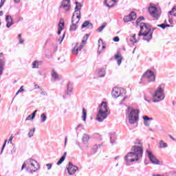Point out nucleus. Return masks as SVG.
Masks as SVG:
<instances>
[{"instance_id": "nucleus-1", "label": "nucleus", "mask_w": 176, "mask_h": 176, "mask_svg": "<svg viewBox=\"0 0 176 176\" xmlns=\"http://www.w3.org/2000/svg\"><path fill=\"white\" fill-rule=\"evenodd\" d=\"M131 150L133 152L128 153L124 157L126 162H131V163H133V162H138V160L142 157V147L134 146L132 147Z\"/></svg>"}, {"instance_id": "nucleus-2", "label": "nucleus", "mask_w": 176, "mask_h": 176, "mask_svg": "<svg viewBox=\"0 0 176 176\" xmlns=\"http://www.w3.org/2000/svg\"><path fill=\"white\" fill-rule=\"evenodd\" d=\"M155 30H156V28H153L152 31H151V25L145 23H141L140 32L138 34V36H143V41L149 42L152 39V35Z\"/></svg>"}, {"instance_id": "nucleus-3", "label": "nucleus", "mask_w": 176, "mask_h": 176, "mask_svg": "<svg viewBox=\"0 0 176 176\" xmlns=\"http://www.w3.org/2000/svg\"><path fill=\"white\" fill-rule=\"evenodd\" d=\"M162 85H160L157 89L154 91L153 94V100L146 98V96H144V100L148 103L151 102H160L166 98V95L164 94V88L162 87Z\"/></svg>"}, {"instance_id": "nucleus-4", "label": "nucleus", "mask_w": 176, "mask_h": 176, "mask_svg": "<svg viewBox=\"0 0 176 176\" xmlns=\"http://www.w3.org/2000/svg\"><path fill=\"white\" fill-rule=\"evenodd\" d=\"M108 115H109V112L108 111V105L106 102H102L99 106V111L96 116V120L100 122H104V120L108 118Z\"/></svg>"}, {"instance_id": "nucleus-5", "label": "nucleus", "mask_w": 176, "mask_h": 176, "mask_svg": "<svg viewBox=\"0 0 176 176\" xmlns=\"http://www.w3.org/2000/svg\"><path fill=\"white\" fill-rule=\"evenodd\" d=\"M126 113L130 124H134L138 122V113H140V111H138V109H135L133 107H129Z\"/></svg>"}, {"instance_id": "nucleus-6", "label": "nucleus", "mask_w": 176, "mask_h": 176, "mask_svg": "<svg viewBox=\"0 0 176 176\" xmlns=\"http://www.w3.org/2000/svg\"><path fill=\"white\" fill-rule=\"evenodd\" d=\"M156 80V77L155 76V73L151 70H147L142 76L141 81L139 82V84L141 83H153Z\"/></svg>"}, {"instance_id": "nucleus-7", "label": "nucleus", "mask_w": 176, "mask_h": 176, "mask_svg": "<svg viewBox=\"0 0 176 176\" xmlns=\"http://www.w3.org/2000/svg\"><path fill=\"white\" fill-rule=\"evenodd\" d=\"M36 164H38V162H36L34 160L28 159L22 165L21 170L26 168L28 170H30V174H32L38 170V168L35 167Z\"/></svg>"}, {"instance_id": "nucleus-8", "label": "nucleus", "mask_w": 176, "mask_h": 176, "mask_svg": "<svg viewBox=\"0 0 176 176\" xmlns=\"http://www.w3.org/2000/svg\"><path fill=\"white\" fill-rule=\"evenodd\" d=\"M148 12L154 20H159V17H160V11H159L157 8L154 6L152 3L148 6Z\"/></svg>"}, {"instance_id": "nucleus-9", "label": "nucleus", "mask_w": 176, "mask_h": 176, "mask_svg": "<svg viewBox=\"0 0 176 176\" xmlns=\"http://www.w3.org/2000/svg\"><path fill=\"white\" fill-rule=\"evenodd\" d=\"M123 94H126V91L123 88H118L114 87L111 91V96L114 98H118V97H120L123 96Z\"/></svg>"}, {"instance_id": "nucleus-10", "label": "nucleus", "mask_w": 176, "mask_h": 176, "mask_svg": "<svg viewBox=\"0 0 176 176\" xmlns=\"http://www.w3.org/2000/svg\"><path fill=\"white\" fill-rule=\"evenodd\" d=\"M89 140H90V135L87 133H84L82 137L83 148L80 147L81 151H87L89 149Z\"/></svg>"}, {"instance_id": "nucleus-11", "label": "nucleus", "mask_w": 176, "mask_h": 176, "mask_svg": "<svg viewBox=\"0 0 176 176\" xmlns=\"http://www.w3.org/2000/svg\"><path fill=\"white\" fill-rule=\"evenodd\" d=\"M59 9H61L65 12H69V10H71V1L63 0L61 5L59 6Z\"/></svg>"}, {"instance_id": "nucleus-12", "label": "nucleus", "mask_w": 176, "mask_h": 176, "mask_svg": "<svg viewBox=\"0 0 176 176\" xmlns=\"http://www.w3.org/2000/svg\"><path fill=\"white\" fill-rule=\"evenodd\" d=\"M67 170L69 175H74L76 173L77 170H78V168L77 166H74L72 163L69 162V166Z\"/></svg>"}, {"instance_id": "nucleus-13", "label": "nucleus", "mask_w": 176, "mask_h": 176, "mask_svg": "<svg viewBox=\"0 0 176 176\" xmlns=\"http://www.w3.org/2000/svg\"><path fill=\"white\" fill-rule=\"evenodd\" d=\"M148 159L153 164H159V160L156 159V157L148 150L146 151Z\"/></svg>"}, {"instance_id": "nucleus-14", "label": "nucleus", "mask_w": 176, "mask_h": 176, "mask_svg": "<svg viewBox=\"0 0 176 176\" xmlns=\"http://www.w3.org/2000/svg\"><path fill=\"white\" fill-rule=\"evenodd\" d=\"M137 19V14L135 12H131L129 15L124 17V23H129V21H131V20H135Z\"/></svg>"}, {"instance_id": "nucleus-15", "label": "nucleus", "mask_w": 176, "mask_h": 176, "mask_svg": "<svg viewBox=\"0 0 176 176\" xmlns=\"http://www.w3.org/2000/svg\"><path fill=\"white\" fill-rule=\"evenodd\" d=\"M78 45H79V43H76V46L72 50V53L73 54H75L76 56H78V54H79V52H80V50L83 49V46H85L82 43H81V45H80L79 47H78Z\"/></svg>"}, {"instance_id": "nucleus-16", "label": "nucleus", "mask_w": 176, "mask_h": 176, "mask_svg": "<svg viewBox=\"0 0 176 176\" xmlns=\"http://www.w3.org/2000/svg\"><path fill=\"white\" fill-rule=\"evenodd\" d=\"M76 14H77L76 16H75V13L73 14V16L72 17V24L78 25V23H79L80 20V12H76Z\"/></svg>"}, {"instance_id": "nucleus-17", "label": "nucleus", "mask_w": 176, "mask_h": 176, "mask_svg": "<svg viewBox=\"0 0 176 176\" xmlns=\"http://www.w3.org/2000/svg\"><path fill=\"white\" fill-rule=\"evenodd\" d=\"M51 80L52 82H57L60 80V76L54 70H52L51 72Z\"/></svg>"}, {"instance_id": "nucleus-18", "label": "nucleus", "mask_w": 176, "mask_h": 176, "mask_svg": "<svg viewBox=\"0 0 176 176\" xmlns=\"http://www.w3.org/2000/svg\"><path fill=\"white\" fill-rule=\"evenodd\" d=\"M6 27L7 28H10L12 25H13V18L10 15H7L6 16Z\"/></svg>"}, {"instance_id": "nucleus-19", "label": "nucleus", "mask_w": 176, "mask_h": 176, "mask_svg": "<svg viewBox=\"0 0 176 176\" xmlns=\"http://www.w3.org/2000/svg\"><path fill=\"white\" fill-rule=\"evenodd\" d=\"M81 28H88L89 30H91L93 28V23H90V21H85L82 23Z\"/></svg>"}, {"instance_id": "nucleus-20", "label": "nucleus", "mask_w": 176, "mask_h": 176, "mask_svg": "<svg viewBox=\"0 0 176 176\" xmlns=\"http://www.w3.org/2000/svg\"><path fill=\"white\" fill-rule=\"evenodd\" d=\"M115 60H116L118 65H120L122 64V60H123V58L122 57V54H120V52H118L115 55Z\"/></svg>"}, {"instance_id": "nucleus-21", "label": "nucleus", "mask_w": 176, "mask_h": 176, "mask_svg": "<svg viewBox=\"0 0 176 176\" xmlns=\"http://www.w3.org/2000/svg\"><path fill=\"white\" fill-rule=\"evenodd\" d=\"M116 140V135H115V132H111L110 133V142L113 145L115 144V141Z\"/></svg>"}, {"instance_id": "nucleus-22", "label": "nucleus", "mask_w": 176, "mask_h": 176, "mask_svg": "<svg viewBox=\"0 0 176 176\" xmlns=\"http://www.w3.org/2000/svg\"><path fill=\"white\" fill-rule=\"evenodd\" d=\"M75 4V13H79V12H80V9H82V5L80 4V3H78V1H76Z\"/></svg>"}, {"instance_id": "nucleus-23", "label": "nucleus", "mask_w": 176, "mask_h": 176, "mask_svg": "<svg viewBox=\"0 0 176 176\" xmlns=\"http://www.w3.org/2000/svg\"><path fill=\"white\" fill-rule=\"evenodd\" d=\"M105 74V69L101 68L98 70V76H99V78H104Z\"/></svg>"}, {"instance_id": "nucleus-24", "label": "nucleus", "mask_w": 176, "mask_h": 176, "mask_svg": "<svg viewBox=\"0 0 176 176\" xmlns=\"http://www.w3.org/2000/svg\"><path fill=\"white\" fill-rule=\"evenodd\" d=\"M5 67V60L0 59V76L3 74V67Z\"/></svg>"}, {"instance_id": "nucleus-25", "label": "nucleus", "mask_w": 176, "mask_h": 176, "mask_svg": "<svg viewBox=\"0 0 176 176\" xmlns=\"http://www.w3.org/2000/svg\"><path fill=\"white\" fill-rule=\"evenodd\" d=\"M168 146V145L167 144V143L164 142V141L163 140H160L159 148H160L161 149H163L164 148H167Z\"/></svg>"}, {"instance_id": "nucleus-26", "label": "nucleus", "mask_w": 176, "mask_h": 176, "mask_svg": "<svg viewBox=\"0 0 176 176\" xmlns=\"http://www.w3.org/2000/svg\"><path fill=\"white\" fill-rule=\"evenodd\" d=\"M41 61L39 60H34L32 63V68L35 69V68H39V64H41Z\"/></svg>"}, {"instance_id": "nucleus-27", "label": "nucleus", "mask_w": 176, "mask_h": 176, "mask_svg": "<svg viewBox=\"0 0 176 176\" xmlns=\"http://www.w3.org/2000/svg\"><path fill=\"white\" fill-rule=\"evenodd\" d=\"M47 120V116L45 113H43L41 115V123H45Z\"/></svg>"}, {"instance_id": "nucleus-28", "label": "nucleus", "mask_w": 176, "mask_h": 176, "mask_svg": "<svg viewBox=\"0 0 176 176\" xmlns=\"http://www.w3.org/2000/svg\"><path fill=\"white\" fill-rule=\"evenodd\" d=\"M87 117V111L85 109H82V118L83 122H85Z\"/></svg>"}, {"instance_id": "nucleus-29", "label": "nucleus", "mask_w": 176, "mask_h": 176, "mask_svg": "<svg viewBox=\"0 0 176 176\" xmlns=\"http://www.w3.org/2000/svg\"><path fill=\"white\" fill-rule=\"evenodd\" d=\"M72 93V85L68 84L67 85V91L66 92V94H67V96H71Z\"/></svg>"}, {"instance_id": "nucleus-30", "label": "nucleus", "mask_w": 176, "mask_h": 176, "mask_svg": "<svg viewBox=\"0 0 176 176\" xmlns=\"http://www.w3.org/2000/svg\"><path fill=\"white\" fill-rule=\"evenodd\" d=\"M112 1L115 2V0H105V4H106V6H107V8H113V4H111V5L109 4L111 3V2H112Z\"/></svg>"}, {"instance_id": "nucleus-31", "label": "nucleus", "mask_w": 176, "mask_h": 176, "mask_svg": "<svg viewBox=\"0 0 176 176\" xmlns=\"http://www.w3.org/2000/svg\"><path fill=\"white\" fill-rule=\"evenodd\" d=\"M78 28V25L76 23H72V25L70 26L69 31H76V29Z\"/></svg>"}, {"instance_id": "nucleus-32", "label": "nucleus", "mask_w": 176, "mask_h": 176, "mask_svg": "<svg viewBox=\"0 0 176 176\" xmlns=\"http://www.w3.org/2000/svg\"><path fill=\"white\" fill-rule=\"evenodd\" d=\"M170 16H175L176 17V7H173L170 11H169Z\"/></svg>"}, {"instance_id": "nucleus-33", "label": "nucleus", "mask_w": 176, "mask_h": 176, "mask_svg": "<svg viewBox=\"0 0 176 176\" xmlns=\"http://www.w3.org/2000/svg\"><path fill=\"white\" fill-rule=\"evenodd\" d=\"M35 133V128H33L31 129L28 133V137L29 138H32V137H34V134Z\"/></svg>"}, {"instance_id": "nucleus-34", "label": "nucleus", "mask_w": 176, "mask_h": 176, "mask_svg": "<svg viewBox=\"0 0 176 176\" xmlns=\"http://www.w3.org/2000/svg\"><path fill=\"white\" fill-rule=\"evenodd\" d=\"M107 27V23H104L100 27H99L97 30L98 32H102V30Z\"/></svg>"}, {"instance_id": "nucleus-35", "label": "nucleus", "mask_w": 176, "mask_h": 176, "mask_svg": "<svg viewBox=\"0 0 176 176\" xmlns=\"http://www.w3.org/2000/svg\"><path fill=\"white\" fill-rule=\"evenodd\" d=\"M87 39H89V34H86L84 36L83 39L82 41V45H86V42H87Z\"/></svg>"}, {"instance_id": "nucleus-36", "label": "nucleus", "mask_w": 176, "mask_h": 176, "mask_svg": "<svg viewBox=\"0 0 176 176\" xmlns=\"http://www.w3.org/2000/svg\"><path fill=\"white\" fill-rule=\"evenodd\" d=\"M157 27L162 28V30H165L166 28V27H171V25H170L168 24L166 25L165 23H162V24L157 25Z\"/></svg>"}, {"instance_id": "nucleus-37", "label": "nucleus", "mask_w": 176, "mask_h": 176, "mask_svg": "<svg viewBox=\"0 0 176 176\" xmlns=\"http://www.w3.org/2000/svg\"><path fill=\"white\" fill-rule=\"evenodd\" d=\"M142 118L145 122H151V120H153V118H149L147 116H144Z\"/></svg>"}, {"instance_id": "nucleus-38", "label": "nucleus", "mask_w": 176, "mask_h": 176, "mask_svg": "<svg viewBox=\"0 0 176 176\" xmlns=\"http://www.w3.org/2000/svg\"><path fill=\"white\" fill-rule=\"evenodd\" d=\"M34 119H35V117L32 114H31L26 118L25 120H34Z\"/></svg>"}, {"instance_id": "nucleus-39", "label": "nucleus", "mask_w": 176, "mask_h": 176, "mask_svg": "<svg viewBox=\"0 0 176 176\" xmlns=\"http://www.w3.org/2000/svg\"><path fill=\"white\" fill-rule=\"evenodd\" d=\"M100 146H101L100 144H95L93 147V151L94 152V153H96V152H97V149H98V148H100Z\"/></svg>"}, {"instance_id": "nucleus-40", "label": "nucleus", "mask_w": 176, "mask_h": 176, "mask_svg": "<svg viewBox=\"0 0 176 176\" xmlns=\"http://www.w3.org/2000/svg\"><path fill=\"white\" fill-rule=\"evenodd\" d=\"M6 142H8V140H6L4 142V144H3V146L1 148V155H2V153H3V150L5 149V147L6 146Z\"/></svg>"}, {"instance_id": "nucleus-41", "label": "nucleus", "mask_w": 176, "mask_h": 176, "mask_svg": "<svg viewBox=\"0 0 176 176\" xmlns=\"http://www.w3.org/2000/svg\"><path fill=\"white\" fill-rule=\"evenodd\" d=\"M131 42H132V43H137V40L135 39V34H133L131 38Z\"/></svg>"}, {"instance_id": "nucleus-42", "label": "nucleus", "mask_w": 176, "mask_h": 176, "mask_svg": "<svg viewBox=\"0 0 176 176\" xmlns=\"http://www.w3.org/2000/svg\"><path fill=\"white\" fill-rule=\"evenodd\" d=\"M64 160H65L63 157H60V160H58V162L56 163L57 166H60V164H61L63 163V162H64Z\"/></svg>"}, {"instance_id": "nucleus-43", "label": "nucleus", "mask_w": 176, "mask_h": 176, "mask_svg": "<svg viewBox=\"0 0 176 176\" xmlns=\"http://www.w3.org/2000/svg\"><path fill=\"white\" fill-rule=\"evenodd\" d=\"M142 20H144V16H140L137 21H136V23L137 24H140V23H141V21H142Z\"/></svg>"}, {"instance_id": "nucleus-44", "label": "nucleus", "mask_w": 176, "mask_h": 176, "mask_svg": "<svg viewBox=\"0 0 176 176\" xmlns=\"http://www.w3.org/2000/svg\"><path fill=\"white\" fill-rule=\"evenodd\" d=\"M64 38H65V34H63L62 38L58 39V41L60 42V45H61V43H63V41H64Z\"/></svg>"}, {"instance_id": "nucleus-45", "label": "nucleus", "mask_w": 176, "mask_h": 176, "mask_svg": "<svg viewBox=\"0 0 176 176\" xmlns=\"http://www.w3.org/2000/svg\"><path fill=\"white\" fill-rule=\"evenodd\" d=\"M58 27V29L63 28V27H64V22H59Z\"/></svg>"}, {"instance_id": "nucleus-46", "label": "nucleus", "mask_w": 176, "mask_h": 176, "mask_svg": "<svg viewBox=\"0 0 176 176\" xmlns=\"http://www.w3.org/2000/svg\"><path fill=\"white\" fill-rule=\"evenodd\" d=\"M52 166L53 165L52 164H46V167H47V170H52Z\"/></svg>"}, {"instance_id": "nucleus-47", "label": "nucleus", "mask_w": 176, "mask_h": 176, "mask_svg": "<svg viewBox=\"0 0 176 176\" xmlns=\"http://www.w3.org/2000/svg\"><path fill=\"white\" fill-rule=\"evenodd\" d=\"M22 91H24V89H23V86L18 90V91L16 94V96H17V94L21 93Z\"/></svg>"}, {"instance_id": "nucleus-48", "label": "nucleus", "mask_w": 176, "mask_h": 176, "mask_svg": "<svg viewBox=\"0 0 176 176\" xmlns=\"http://www.w3.org/2000/svg\"><path fill=\"white\" fill-rule=\"evenodd\" d=\"M5 2H6V0H1L0 9H1V8H2V6H3V5H5Z\"/></svg>"}, {"instance_id": "nucleus-49", "label": "nucleus", "mask_w": 176, "mask_h": 176, "mask_svg": "<svg viewBox=\"0 0 176 176\" xmlns=\"http://www.w3.org/2000/svg\"><path fill=\"white\" fill-rule=\"evenodd\" d=\"M13 138H14V137L13 136V135H12L8 140V143L10 142V144H12V141H13Z\"/></svg>"}, {"instance_id": "nucleus-50", "label": "nucleus", "mask_w": 176, "mask_h": 176, "mask_svg": "<svg viewBox=\"0 0 176 176\" xmlns=\"http://www.w3.org/2000/svg\"><path fill=\"white\" fill-rule=\"evenodd\" d=\"M144 126H146L147 127H148L149 124H151V123H149V121H144Z\"/></svg>"}, {"instance_id": "nucleus-51", "label": "nucleus", "mask_w": 176, "mask_h": 176, "mask_svg": "<svg viewBox=\"0 0 176 176\" xmlns=\"http://www.w3.org/2000/svg\"><path fill=\"white\" fill-rule=\"evenodd\" d=\"M113 41L114 42H119L120 38H119V37L116 36V37H114V38H113Z\"/></svg>"}, {"instance_id": "nucleus-52", "label": "nucleus", "mask_w": 176, "mask_h": 176, "mask_svg": "<svg viewBox=\"0 0 176 176\" xmlns=\"http://www.w3.org/2000/svg\"><path fill=\"white\" fill-rule=\"evenodd\" d=\"M168 22L170 23V24H173L174 23V21H173V18L168 16Z\"/></svg>"}, {"instance_id": "nucleus-53", "label": "nucleus", "mask_w": 176, "mask_h": 176, "mask_svg": "<svg viewBox=\"0 0 176 176\" xmlns=\"http://www.w3.org/2000/svg\"><path fill=\"white\" fill-rule=\"evenodd\" d=\"M76 145H77V146H78V148H80H80H83V146H80V142H76Z\"/></svg>"}, {"instance_id": "nucleus-54", "label": "nucleus", "mask_w": 176, "mask_h": 176, "mask_svg": "<svg viewBox=\"0 0 176 176\" xmlns=\"http://www.w3.org/2000/svg\"><path fill=\"white\" fill-rule=\"evenodd\" d=\"M19 45H23L24 43V39L23 38H19Z\"/></svg>"}, {"instance_id": "nucleus-55", "label": "nucleus", "mask_w": 176, "mask_h": 176, "mask_svg": "<svg viewBox=\"0 0 176 176\" xmlns=\"http://www.w3.org/2000/svg\"><path fill=\"white\" fill-rule=\"evenodd\" d=\"M61 31H63V28H58V35H60L61 34Z\"/></svg>"}, {"instance_id": "nucleus-56", "label": "nucleus", "mask_w": 176, "mask_h": 176, "mask_svg": "<svg viewBox=\"0 0 176 176\" xmlns=\"http://www.w3.org/2000/svg\"><path fill=\"white\" fill-rule=\"evenodd\" d=\"M68 141V137L65 138V146H67V142Z\"/></svg>"}, {"instance_id": "nucleus-57", "label": "nucleus", "mask_w": 176, "mask_h": 176, "mask_svg": "<svg viewBox=\"0 0 176 176\" xmlns=\"http://www.w3.org/2000/svg\"><path fill=\"white\" fill-rule=\"evenodd\" d=\"M36 112H38V110H35L32 115L35 118V116L36 115Z\"/></svg>"}, {"instance_id": "nucleus-58", "label": "nucleus", "mask_w": 176, "mask_h": 176, "mask_svg": "<svg viewBox=\"0 0 176 176\" xmlns=\"http://www.w3.org/2000/svg\"><path fill=\"white\" fill-rule=\"evenodd\" d=\"M82 124H79L76 127V130H78V129H80V127H82Z\"/></svg>"}, {"instance_id": "nucleus-59", "label": "nucleus", "mask_w": 176, "mask_h": 176, "mask_svg": "<svg viewBox=\"0 0 176 176\" xmlns=\"http://www.w3.org/2000/svg\"><path fill=\"white\" fill-rule=\"evenodd\" d=\"M62 157H64V159L65 160V157H67V152H65L63 155L62 156Z\"/></svg>"}, {"instance_id": "nucleus-60", "label": "nucleus", "mask_w": 176, "mask_h": 176, "mask_svg": "<svg viewBox=\"0 0 176 176\" xmlns=\"http://www.w3.org/2000/svg\"><path fill=\"white\" fill-rule=\"evenodd\" d=\"M21 0H14V3H20Z\"/></svg>"}, {"instance_id": "nucleus-61", "label": "nucleus", "mask_w": 176, "mask_h": 176, "mask_svg": "<svg viewBox=\"0 0 176 176\" xmlns=\"http://www.w3.org/2000/svg\"><path fill=\"white\" fill-rule=\"evenodd\" d=\"M169 137L170 138H171V140H173V141H175V139L173 137H172L171 135H169Z\"/></svg>"}, {"instance_id": "nucleus-62", "label": "nucleus", "mask_w": 176, "mask_h": 176, "mask_svg": "<svg viewBox=\"0 0 176 176\" xmlns=\"http://www.w3.org/2000/svg\"><path fill=\"white\" fill-rule=\"evenodd\" d=\"M18 39H22V38H21V34H18Z\"/></svg>"}, {"instance_id": "nucleus-63", "label": "nucleus", "mask_w": 176, "mask_h": 176, "mask_svg": "<svg viewBox=\"0 0 176 176\" xmlns=\"http://www.w3.org/2000/svg\"><path fill=\"white\" fill-rule=\"evenodd\" d=\"M0 16H3V11L0 12Z\"/></svg>"}, {"instance_id": "nucleus-64", "label": "nucleus", "mask_w": 176, "mask_h": 176, "mask_svg": "<svg viewBox=\"0 0 176 176\" xmlns=\"http://www.w3.org/2000/svg\"><path fill=\"white\" fill-rule=\"evenodd\" d=\"M0 57H3V53H0Z\"/></svg>"}]
</instances>
